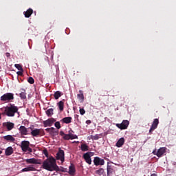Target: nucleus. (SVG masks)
Segmentation results:
<instances>
[{
  "label": "nucleus",
  "instance_id": "1",
  "mask_svg": "<svg viewBox=\"0 0 176 176\" xmlns=\"http://www.w3.org/2000/svg\"><path fill=\"white\" fill-rule=\"evenodd\" d=\"M1 111H3L2 115H6L8 118H14L16 113H19V107H16L15 104H9L7 107L1 108Z\"/></svg>",
  "mask_w": 176,
  "mask_h": 176
},
{
  "label": "nucleus",
  "instance_id": "2",
  "mask_svg": "<svg viewBox=\"0 0 176 176\" xmlns=\"http://www.w3.org/2000/svg\"><path fill=\"white\" fill-rule=\"evenodd\" d=\"M42 166L44 169L50 171L57 170L58 168L56 162V159H54L53 156H50V157H47V159L44 160Z\"/></svg>",
  "mask_w": 176,
  "mask_h": 176
},
{
  "label": "nucleus",
  "instance_id": "3",
  "mask_svg": "<svg viewBox=\"0 0 176 176\" xmlns=\"http://www.w3.org/2000/svg\"><path fill=\"white\" fill-rule=\"evenodd\" d=\"M30 129H31V135L32 136H33L34 138H38V136H44V135H45V132L44 131V129H38V128H30Z\"/></svg>",
  "mask_w": 176,
  "mask_h": 176
},
{
  "label": "nucleus",
  "instance_id": "4",
  "mask_svg": "<svg viewBox=\"0 0 176 176\" xmlns=\"http://www.w3.org/2000/svg\"><path fill=\"white\" fill-rule=\"evenodd\" d=\"M14 93H11V92L5 93L4 94H3V96L0 97V100L1 101H6L7 102H9L12 100H14Z\"/></svg>",
  "mask_w": 176,
  "mask_h": 176
},
{
  "label": "nucleus",
  "instance_id": "5",
  "mask_svg": "<svg viewBox=\"0 0 176 176\" xmlns=\"http://www.w3.org/2000/svg\"><path fill=\"white\" fill-rule=\"evenodd\" d=\"M129 124L130 121L129 120H122V122L121 124H116V126L120 129H127Z\"/></svg>",
  "mask_w": 176,
  "mask_h": 176
},
{
  "label": "nucleus",
  "instance_id": "6",
  "mask_svg": "<svg viewBox=\"0 0 176 176\" xmlns=\"http://www.w3.org/2000/svg\"><path fill=\"white\" fill-rule=\"evenodd\" d=\"M29 129H30V128H26V126H25L24 125H21L20 128L19 129L21 136L30 135V133L29 132Z\"/></svg>",
  "mask_w": 176,
  "mask_h": 176
},
{
  "label": "nucleus",
  "instance_id": "7",
  "mask_svg": "<svg viewBox=\"0 0 176 176\" xmlns=\"http://www.w3.org/2000/svg\"><path fill=\"white\" fill-rule=\"evenodd\" d=\"M159 118H154L152 125L149 129V133H152L153 131H155L157 129L158 125H159Z\"/></svg>",
  "mask_w": 176,
  "mask_h": 176
},
{
  "label": "nucleus",
  "instance_id": "8",
  "mask_svg": "<svg viewBox=\"0 0 176 176\" xmlns=\"http://www.w3.org/2000/svg\"><path fill=\"white\" fill-rule=\"evenodd\" d=\"M57 160H60L62 163L65 162V152L63 149H60L56 154Z\"/></svg>",
  "mask_w": 176,
  "mask_h": 176
},
{
  "label": "nucleus",
  "instance_id": "9",
  "mask_svg": "<svg viewBox=\"0 0 176 176\" xmlns=\"http://www.w3.org/2000/svg\"><path fill=\"white\" fill-rule=\"evenodd\" d=\"M83 158L87 164H91V152H87L86 153H84Z\"/></svg>",
  "mask_w": 176,
  "mask_h": 176
},
{
  "label": "nucleus",
  "instance_id": "10",
  "mask_svg": "<svg viewBox=\"0 0 176 176\" xmlns=\"http://www.w3.org/2000/svg\"><path fill=\"white\" fill-rule=\"evenodd\" d=\"M29 144H30V141H28V140L21 141V148L23 152H27V151L28 150Z\"/></svg>",
  "mask_w": 176,
  "mask_h": 176
},
{
  "label": "nucleus",
  "instance_id": "11",
  "mask_svg": "<svg viewBox=\"0 0 176 176\" xmlns=\"http://www.w3.org/2000/svg\"><path fill=\"white\" fill-rule=\"evenodd\" d=\"M55 121H56L55 118H48L47 120H45V121H43V125L45 127L52 126V125H53Z\"/></svg>",
  "mask_w": 176,
  "mask_h": 176
},
{
  "label": "nucleus",
  "instance_id": "12",
  "mask_svg": "<svg viewBox=\"0 0 176 176\" xmlns=\"http://www.w3.org/2000/svg\"><path fill=\"white\" fill-rule=\"evenodd\" d=\"M94 163L96 166L104 165V164H105V161L104 160V159H100V157H98V156H96L94 159Z\"/></svg>",
  "mask_w": 176,
  "mask_h": 176
},
{
  "label": "nucleus",
  "instance_id": "13",
  "mask_svg": "<svg viewBox=\"0 0 176 176\" xmlns=\"http://www.w3.org/2000/svg\"><path fill=\"white\" fill-rule=\"evenodd\" d=\"M3 126L7 128L8 131H12L14 128V123L11 122L10 121H7L6 122H3Z\"/></svg>",
  "mask_w": 176,
  "mask_h": 176
},
{
  "label": "nucleus",
  "instance_id": "14",
  "mask_svg": "<svg viewBox=\"0 0 176 176\" xmlns=\"http://www.w3.org/2000/svg\"><path fill=\"white\" fill-rule=\"evenodd\" d=\"M166 151H167V148H166V146H162L160 148V149L157 151V156L158 157H162V156H163V155L166 153Z\"/></svg>",
  "mask_w": 176,
  "mask_h": 176
},
{
  "label": "nucleus",
  "instance_id": "15",
  "mask_svg": "<svg viewBox=\"0 0 176 176\" xmlns=\"http://www.w3.org/2000/svg\"><path fill=\"white\" fill-rule=\"evenodd\" d=\"M45 131L49 132L52 136H57V135H58V131H56L55 128L54 127L46 128Z\"/></svg>",
  "mask_w": 176,
  "mask_h": 176
},
{
  "label": "nucleus",
  "instance_id": "16",
  "mask_svg": "<svg viewBox=\"0 0 176 176\" xmlns=\"http://www.w3.org/2000/svg\"><path fill=\"white\" fill-rule=\"evenodd\" d=\"M26 163L28 164H41V162H38L36 159L33 157L32 159H27Z\"/></svg>",
  "mask_w": 176,
  "mask_h": 176
},
{
  "label": "nucleus",
  "instance_id": "17",
  "mask_svg": "<svg viewBox=\"0 0 176 176\" xmlns=\"http://www.w3.org/2000/svg\"><path fill=\"white\" fill-rule=\"evenodd\" d=\"M33 9H31V8H30L29 9H28V10H26V12H23V14L25 15V17L29 19L30 17H31L32 14H33Z\"/></svg>",
  "mask_w": 176,
  "mask_h": 176
},
{
  "label": "nucleus",
  "instance_id": "18",
  "mask_svg": "<svg viewBox=\"0 0 176 176\" xmlns=\"http://www.w3.org/2000/svg\"><path fill=\"white\" fill-rule=\"evenodd\" d=\"M14 149L12 146H8V148H6L5 151V154L6 156H10L11 155H12Z\"/></svg>",
  "mask_w": 176,
  "mask_h": 176
},
{
  "label": "nucleus",
  "instance_id": "19",
  "mask_svg": "<svg viewBox=\"0 0 176 176\" xmlns=\"http://www.w3.org/2000/svg\"><path fill=\"white\" fill-rule=\"evenodd\" d=\"M64 140H74V138H78V136L76 135H73V133H69L68 135H64Z\"/></svg>",
  "mask_w": 176,
  "mask_h": 176
},
{
  "label": "nucleus",
  "instance_id": "20",
  "mask_svg": "<svg viewBox=\"0 0 176 176\" xmlns=\"http://www.w3.org/2000/svg\"><path fill=\"white\" fill-rule=\"evenodd\" d=\"M124 138H120V139L117 141L116 145V146H118V148H120L121 146H122V145H124Z\"/></svg>",
  "mask_w": 176,
  "mask_h": 176
},
{
  "label": "nucleus",
  "instance_id": "21",
  "mask_svg": "<svg viewBox=\"0 0 176 176\" xmlns=\"http://www.w3.org/2000/svg\"><path fill=\"white\" fill-rule=\"evenodd\" d=\"M30 170H36L35 166L34 165H29V166L22 169V172H28Z\"/></svg>",
  "mask_w": 176,
  "mask_h": 176
},
{
  "label": "nucleus",
  "instance_id": "22",
  "mask_svg": "<svg viewBox=\"0 0 176 176\" xmlns=\"http://www.w3.org/2000/svg\"><path fill=\"white\" fill-rule=\"evenodd\" d=\"M77 97L80 102H83L85 100L83 91H79V94H77Z\"/></svg>",
  "mask_w": 176,
  "mask_h": 176
},
{
  "label": "nucleus",
  "instance_id": "23",
  "mask_svg": "<svg viewBox=\"0 0 176 176\" xmlns=\"http://www.w3.org/2000/svg\"><path fill=\"white\" fill-rule=\"evenodd\" d=\"M3 140H6V141H9L10 142H14L15 141L14 138L12 136V135H7L6 136H3Z\"/></svg>",
  "mask_w": 176,
  "mask_h": 176
},
{
  "label": "nucleus",
  "instance_id": "24",
  "mask_svg": "<svg viewBox=\"0 0 176 176\" xmlns=\"http://www.w3.org/2000/svg\"><path fill=\"white\" fill-rule=\"evenodd\" d=\"M107 176H111L112 173L114 172L113 168L111 165H107Z\"/></svg>",
  "mask_w": 176,
  "mask_h": 176
},
{
  "label": "nucleus",
  "instance_id": "25",
  "mask_svg": "<svg viewBox=\"0 0 176 176\" xmlns=\"http://www.w3.org/2000/svg\"><path fill=\"white\" fill-rule=\"evenodd\" d=\"M72 120V117H64L62 119L63 122H65V124H70Z\"/></svg>",
  "mask_w": 176,
  "mask_h": 176
},
{
  "label": "nucleus",
  "instance_id": "26",
  "mask_svg": "<svg viewBox=\"0 0 176 176\" xmlns=\"http://www.w3.org/2000/svg\"><path fill=\"white\" fill-rule=\"evenodd\" d=\"M80 149L82 152H86L87 151H89V146L87 144H81Z\"/></svg>",
  "mask_w": 176,
  "mask_h": 176
},
{
  "label": "nucleus",
  "instance_id": "27",
  "mask_svg": "<svg viewBox=\"0 0 176 176\" xmlns=\"http://www.w3.org/2000/svg\"><path fill=\"white\" fill-rule=\"evenodd\" d=\"M76 172L75 166L74 165H70L69 167V175H74Z\"/></svg>",
  "mask_w": 176,
  "mask_h": 176
},
{
  "label": "nucleus",
  "instance_id": "28",
  "mask_svg": "<svg viewBox=\"0 0 176 176\" xmlns=\"http://www.w3.org/2000/svg\"><path fill=\"white\" fill-rule=\"evenodd\" d=\"M46 115L47 116H48V118H50V116H52V115H54L53 108H50V109H47L46 111Z\"/></svg>",
  "mask_w": 176,
  "mask_h": 176
},
{
  "label": "nucleus",
  "instance_id": "29",
  "mask_svg": "<svg viewBox=\"0 0 176 176\" xmlns=\"http://www.w3.org/2000/svg\"><path fill=\"white\" fill-rule=\"evenodd\" d=\"M20 97L22 99H25L27 98V93L25 89H22L21 92L20 93Z\"/></svg>",
  "mask_w": 176,
  "mask_h": 176
},
{
  "label": "nucleus",
  "instance_id": "30",
  "mask_svg": "<svg viewBox=\"0 0 176 176\" xmlns=\"http://www.w3.org/2000/svg\"><path fill=\"white\" fill-rule=\"evenodd\" d=\"M104 172V168H100V169H97L96 170V175H99V176H101L102 175H103Z\"/></svg>",
  "mask_w": 176,
  "mask_h": 176
},
{
  "label": "nucleus",
  "instance_id": "31",
  "mask_svg": "<svg viewBox=\"0 0 176 176\" xmlns=\"http://www.w3.org/2000/svg\"><path fill=\"white\" fill-rule=\"evenodd\" d=\"M58 106L59 110L60 111H63V109H64V102H63V101H59V102H58Z\"/></svg>",
  "mask_w": 176,
  "mask_h": 176
},
{
  "label": "nucleus",
  "instance_id": "32",
  "mask_svg": "<svg viewBox=\"0 0 176 176\" xmlns=\"http://www.w3.org/2000/svg\"><path fill=\"white\" fill-rule=\"evenodd\" d=\"M54 96L55 99L58 100L60 97H61L62 93L60 92V91H56V92L54 93Z\"/></svg>",
  "mask_w": 176,
  "mask_h": 176
},
{
  "label": "nucleus",
  "instance_id": "33",
  "mask_svg": "<svg viewBox=\"0 0 176 176\" xmlns=\"http://www.w3.org/2000/svg\"><path fill=\"white\" fill-rule=\"evenodd\" d=\"M102 136V133L100 135H95L94 136H91L92 140H98V138H101Z\"/></svg>",
  "mask_w": 176,
  "mask_h": 176
},
{
  "label": "nucleus",
  "instance_id": "34",
  "mask_svg": "<svg viewBox=\"0 0 176 176\" xmlns=\"http://www.w3.org/2000/svg\"><path fill=\"white\" fill-rule=\"evenodd\" d=\"M28 81L30 84H34L35 82L34 78H33V77H29Z\"/></svg>",
  "mask_w": 176,
  "mask_h": 176
},
{
  "label": "nucleus",
  "instance_id": "35",
  "mask_svg": "<svg viewBox=\"0 0 176 176\" xmlns=\"http://www.w3.org/2000/svg\"><path fill=\"white\" fill-rule=\"evenodd\" d=\"M15 68H16L19 71V70H23V67L20 64H15L14 65Z\"/></svg>",
  "mask_w": 176,
  "mask_h": 176
},
{
  "label": "nucleus",
  "instance_id": "36",
  "mask_svg": "<svg viewBox=\"0 0 176 176\" xmlns=\"http://www.w3.org/2000/svg\"><path fill=\"white\" fill-rule=\"evenodd\" d=\"M55 126L57 129H60L61 128L60 122H59V121H56L55 122Z\"/></svg>",
  "mask_w": 176,
  "mask_h": 176
},
{
  "label": "nucleus",
  "instance_id": "37",
  "mask_svg": "<svg viewBox=\"0 0 176 176\" xmlns=\"http://www.w3.org/2000/svg\"><path fill=\"white\" fill-rule=\"evenodd\" d=\"M43 154L47 157V159L49 157V152H48L47 149L43 150Z\"/></svg>",
  "mask_w": 176,
  "mask_h": 176
},
{
  "label": "nucleus",
  "instance_id": "38",
  "mask_svg": "<svg viewBox=\"0 0 176 176\" xmlns=\"http://www.w3.org/2000/svg\"><path fill=\"white\" fill-rule=\"evenodd\" d=\"M80 115H85L86 113V111L84 108H80Z\"/></svg>",
  "mask_w": 176,
  "mask_h": 176
},
{
  "label": "nucleus",
  "instance_id": "39",
  "mask_svg": "<svg viewBox=\"0 0 176 176\" xmlns=\"http://www.w3.org/2000/svg\"><path fill=\"white\" fill-rule=\"evenodd\" d=\"M16 73L18 76H23V70H19Z\"/></svg>",
  "mask_w": 176,
  "mask_h": 176
},
{
  "label": "nucleus",
  "instance_id": "40",
  "mask_svg": "<svg viewBox=\"0 0 176 176\" xmlns=\"http://www.w3.org/2000/svg\"><path fill=\"white\" fill-rule=\"evenodd\" d=\"M28 151L29 152H30V153H31V152H33L32 148H30V144H28Z\"/></svg>",
  "mask_w": 176,
  "mask_h": 176
},
{
  "label": "nucleus",
  "instance_id": "41",
  "mask_svg": "<svg viewBox=\"0 0 176 176\" xmlns=\"http://www.w3.org/2000/svg\"><path fill=\"white\" fill-rule=\"evenodd\" d=\"M60 136H63V138H64L65 133V132H63V131H60Z\"/></svg>",
  "mask_w": 176,
  "mask_h": 176
},
{
  "label": "nucleus",
  "instance_id": "42",
  "mask_svg": "<svg viewBox=\"0 0 176 176\" xmlns=\"http://www.w3.org/2000/svg\"><path fill=\"white\" fill-rule=\"evenodd\" d=\"M153 155H156V156H157V151H156V149H155L154 151H153Z\"/></svg>",
  "mask_w": 176,
  "mask_h": 176
},
{
  "label": "nucleus",
  "instance_id": "43",
  "mask_svg": "<svg viewBox=\"0 0 176 176\" xmlns=\"http://www.w3.org/2000/svg\"><path fill=\"white\" fill-rule=\"evenodd\" d=\"M86 123L88 124H91V120H87Z\"/></svg>",
  "mask_w": 176,
  "mask_h": 176
},
{
  "label": "nucleus",
  "instance_id": "44",
  "mask_svg": "<svg viewBox=\"0 0 176 176\" xmlns=\"http://www.w3.org/2000/svg\"><path fill=\"white\" fill-rule=\"evenodd\" d=\"M6 56L7 57H10V53H8V52L6 53Z\"/></svg>",
  "mask_w": 176,
  "mask_h": 176
},
{
  "label": "nucleus",
  "instance_id": "45",
  "mask_svg": "<svg viewBox=\"0 0 176 176\" xmlns=\"http://www.w3.org/2000/svg\"><path fill=\"white\" fill-rule=\"evenodd\" d=\"M151 176H157V175L156 173H152Z\"/></svg>",
  "mask_w": 176,
  "mask_h": 176
},
{
  "label": "nucleus",
  "instance_id": "46",
  "mask_svg": "<svg viewBox=\"0 0 176 176\" xmlns=\"http://www.w3.org/2000/svg\"><path fill=\"white\" fill-rule=\"evenodd\" d=\"M78 118H79L78 114H76V116H75V118H78Z\"/></svg>",
  "mask_w": 176,
  "mask_h": 176
},
{
  "label": "nucleus",
  "instance_id": "47",
  "mask_svg": "<svg viewBox=\"0 0 176 176\" xmlns=\"http://www.w3.org/2000/svg\"><path fill=\"white\" fill-rule=\"evenodd\" d=\"M1 112H0V120L1 119Z\"/></svg>",
  "mask_w": 176,
  "mask_h": 176
},
{
  "label": "nucleus",
  "instance_id": "48",
  "mask_svg": "<svg viewBox=\"0 0 176 176\" xmlns=\"http://www.w3.org/2000/svg\"><path fill=\"white\" fill-rule=\"evenodd\" d=\"M1 153H2V151H0V155H1Z\"/></svg>",
  "mask_w": 176,
  "mask_h": 176
}]
</instances>
